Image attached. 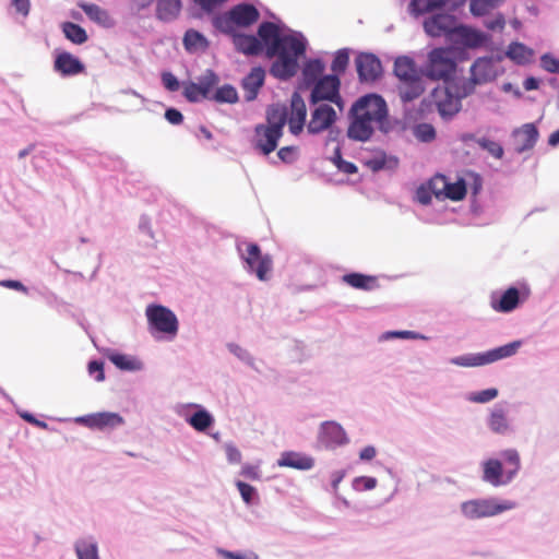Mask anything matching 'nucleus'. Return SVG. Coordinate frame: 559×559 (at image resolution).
<instances>
[{"mask_svg": "<svg viewBox=\"0 0 559 559\" xmlns=\"http://www.w3.org/2000/svg\"><path fill=\"white\" fill-rule=\"evenodd\" d=\"M233 44L238 52L258 56L263 50L269 58H276L270 74L280 81H289L299 71V59L306 55L308 40L302 33L288 28L282 22H262L258 36L237 33Z\"/></svg>", "mask_w": 559, "mask_h": 559, "instance_id": "obj_1", "label": "nucleus"}, {"mask_svg": "<svg viewBox=\"0 0 559 559\" xmlns=\"http://www.w3.org/2000/svg\"><path fill=\"white\" fill-rule=\"evenodd\" d=\"M522 468L521 455L515 448L502 449L497 457L480 462V479L493 488L509 486Z\"/></svg>", "mask_w": 559, "mask_h": 559, "instance_id": "obj_2", "label": "nucleus"}, {"mask_svg": "<svg viewBox=\"0 0 559 559\" xmlns=\"http://www.w3.org/2000/svg\"><path fill=\"white\" fill-rule=\"evenodd\" d=\"M516 507L518 503L514 500L486 496L462 501L459 511L464 520L472 522L499 516Z\"/></svg>", "mask_w": 559, "mask_h": 559, "instance_id": "obj_3", "label": "nucleus"}, {"mask_svg": "<svg viewBox=\"0 0 559 559\" xmlns=\"http://www.w3.org/2000/svg\"><path fill=\"white\" fill-rule=\"evenodd\" d=\"M147 330L156 341L171 342L179 331V321L176 313L159 304H151L145 309Z\"/></svg>", "mask_w": 559, "mask_h": 559, "instance_id": "obj_4", "label": "nucleus"}, {"mask_svg": "<svg viewBox=\"0 0 559 559\" xmlns=\"http://www.w3.org/2000/svg\"><path fill=\"white\" fill-rule=\"evenodd\" d=\"M352 111L368 114L383 134H389L399 124L397 119L390 117L385 99L376 93L366 94L356 99L352 105Z\"/></svg>", "mask_w": 559, "mask_h": 559, "instance_id": "obj_5", "label": "nucleus"}, {"mask_svg": "<svg viewBox=\"0 0 559 559\" xmlns=\"http://www.w3.org/2000/svg\"><path fill=\"white\" fill-rule=\"evenodd\" d=\"M457 63L453 50L450 48H433L426 63L421 67V75L432 81L442 80L447 84L456 72Z\"/></svg>", "mask_w": 559, "mask_h": 559, "instance_id": "obj_6", "label": "nucleus"}, {"mask_svg": "<svg viewBox=\"0 0 559 559\" xmlns=\"http://www.w3.org/2000/svg\"><path fill=\"white\" fill-rule=\"evenodd\" d=\"M531 295L525 282H520L504 290H493L489 297L490 307L499 313H510L523 305Z\"/></svg>", "mask_w": 559, "mask_h": 559, "instance_id": "obj_7", "label": "nucleus"}, {"mask_svg": "<svg viewBox=\"0 0 559 559\" xmlns=\"http://www.w3.org/2000/svg\"><path fill=\"white\" fill-rule=\"evenodd\" d=\"M310 87L309 103L311 105H318L321 102H330L342 108L343 98L340 93L341 79L338 75L325 74Z\"/></svg>", "mask_w": 559, "mask_h": 559, "instance_id": "obj_8", "label": "nucleus"}, {"mask_svg": "<svg viewBox=\"0 0 559 559\" xmlns=\"http://www.w3.org/2000/svg\"><path fill=\"white\" fill-rule=\"evenodd\" d=\"M238 251L247 272L255 274L260 281L266 280V274L272 269V258L269 254H262L257 243H246V249L238 246Z\"/></svg>", "mask_w": 559, "mask_h": 559, "instance_id": "obj_9", "label": "nucleus"}, {"mask_svg": "<svg viewBox=\"0 0 559 559\" xmlns=\"http://www.w3.org/2000/svg\"><path fill=\"white\" fill-rule=\"evenodd\" d=\"M175 412L199 432L207 431L215 423L214 416L197 403L178 404Z\"/></svg>", "mask_w": 559, "mask_h": 559, "instance_id": "obj_10", "label": "nucleus"}, {"mask_svg": "<svg viewBox=\"0 0 559 559\" xmlns=\"http://www.w3.org/2000/svg\"><path fill=\"white\" fill-rule=\"evenodd\" d=\"M73 420L75 424L99 431H111L126 424L124 418L116 412L91 413L78 416Z\"/></svg>", "mask_w": 559, "mask_h": 559, "instance_id": "obj_11", "label": "nucleus"}, {"mask_svg": "<svg viewBox=\"0 0 559 559\" xmlns=\"http://www.w3.org/2000/svg\"><path fill=\"white\" fill-rule=\"evenodd\" d=\"M317 440L326 450H335L349 443L346 430L335 420H325L319 425Z\"/></svg>", "mask_w": 559, "mask_h": 559, "instance_id": "obj_12", "label": "nucleus"}, {"mask_svg": "<svg viewBox=\"0 0 559 559\" xmlns=\"http://www.w3.org/2000/svg\"><path fill=\"white\" fill-rule=\"evenodd\" d=\"M490 40L491 36L489 34L468 25L457 24L451 43L456 47L478 49L487 46Z\"/></svg>", "mask_w": 559, "mask_h": 559, "instance_id": "obj_13", "label": "nucleus"}, {"mask_svg": "<svg viewBox=\"0 0 559 559\" xmlns=\"http://www.w3.org/2000/svg\"><path fill=\"white\" fill-rule=\"evenodd\" d=\"M432 97L438 114L445 121L451 120L462 108V103L448 84H444V87L435 88Z\"/></svg>", "mask_w": 559, "mask_h": 559, "instance_id": "obj_14", "label": "nucleus"}, {"mask_svg": "<svg viewBox=\"0 0 559 559\" xmlns=\"http://www.w3.org/2000/svg\"><path fill=\"white\" fill-rule=\"evenodd\" d=\"M349 117V126L347 129V136L353 141L358 142H367L369 141L373 133L374 121L369 118V115L366 112H353L352 108L348 112Z\"/></svg>", "mask_w": 559, "mask_h": 559, "instance_id": "obj_15", "label": "nucleus"}, {"mask_svg": "<svg viewBox=\"0 0 559 559\" xmlns=\"http://www.w3.org/2000/svg\"><path fill=\"white\" fill-rule=\"evenodd\" d=\"M456 19L448 13H437L424 22L425 32L431 37H447L450 41L456 29Z\"/></svg>", "mask_w": 559, "mask_h": 559, "instance_id": "obj_16", "label": "nucleus"}, {"mask_svg": "<svg viewBox=\"0 0 559 559\" xmlns=\"http://www.w3.org/2000/svg\"><path fill=\"white\" fill-rule=\"evenodd\" d=\"M356 70L358 79L361 83H372L379 80L382 75V64L380 59L370 52H361L356 59Z\"/></svg>", "mask_w": 559, "mask_h": 559, "instance_id": "obj_17", "label": "nucleus"}, {"mask_svg": "<svg viewBox=\"0 0 559 559\" xmlns=\"http://www.w3.org/2000/svg\"><path fill=\"white\" fill-rule=\"evenodd\" d=\"M508 403L495 404L486 417L487 428L495 435L508 436L513 431L512 423L508 416Z\"/></svg>", "mask_w": 559, "mask_h": 559, "instance_id": "obj_18", "label": "nucleus"}, {"mask_svg": "<svg viewBox=\"0 0 559 559\" xmlns=\"http://www.w3.org/2000/svg\"><path fill=\"white\" fill-rule=\"evenodd\" d=\"M337 119L335 109L328 104H318V106L311 111L310 121L307 124V131L309 134H320L326 129H330Z\"/></svg>", "mask_w": 559, "mask_h": 559, "instance_id": "obj_19", "label": "nucleus"}, {"mask_svg": "<svg viewBox=\"0 0 559 559\" xmlns=\"http://www.w3.org/2000/svg\"><path fill=\"white\" fill-rule=\"evenodd\" d=\"M307 107L302 96L298 92H294L290 97L288 108V129L294 135H299L306 124Z\"/></svg>", "mask_w": 559, "mask_h": 559, "instance_id": "obj_20", "label": "nucleus"}, {"mask_svg": "<svg viewBox=\"0 0 559 559\" xmlns=\"http://www.w3.org/2000/svg\"><path fill=\"white\" fill-rule=\"evenodd\" d=\"M515 352H486L483 354H466L451 358L449 362L465 368L479 367L510 357Z\"/></svg>", "mask_w": 559, "mask_h": 559, "instance_id": "obj_21", "label": "nucleus"}, {"mask_svg": "<svg viewBox=\"0 0 559 559\" xmlns=\"http://www.w3.org/2000/svg\"><path fill=\"white\" fill-rule=\"evenodd\" d=\"M282 135V133L264 123H259L254 128V136L252 140L253 147L263 155H269L276 150Z\"/></svg>", "mask_w": 559, "mask_h": 559, "instance_id": "obj_22", "label": "nucleus"}, {"mask_svg": "<svg viewBox=\"0 0 559 559\" xmlns=\"http://www.w3.org/2000/svg\"><path fill=\"white\" fill-rule=\"evenodd\" d=\"M511 136L514 142V151L522 154L534 148L539 139V131L535 123H524L515 128Z\"/></svg>", "mask_w": 559, "mask_h": 559, "instance_id": "obj_23", "label": "nucleus"}, {"mask_svg": "<svg viewBox=\"0 0 559 559\" xmlns=\"http://www.w3.org/2000/svg\"><path fill=\"white\" fill-rule=\"evenodd\" d=\"M502 72L503 70L493 64L491 59L486 56L476 58L469 68V74L480 85L493 82Z\"/></svg>", "mask_w": 559, "mask_h": 559, "instance_id": "obj_24", "label": "nucleus"}, {"mask_svg": "<svg viewBox=\"0 0 559 559\" xmlns=\"http://www.w3.org/2000/svg\"><path fill=\"white\" fill-rule=\"evenodd\" d=\"M53 70L63 78L78 75L85 70L83 62L68 51L57 53Z\"/></svg>", "mask_w": 559, "mask_h": 559, "instance_id": "obj_25", "label": "nucleus"}, {"mask_svg": "<svg viewBox=\"0 0 559 559\" xmlns=\"http://www.w3.org/2000/svg\"><path fill=\"white\" fill-rule=\"evenodd\" d=\"M314 464L313 456L297 451H284L277 460L280 467H290L298 471H310L314 467Z\"/></svg>", "mask_w": 559, "mask_h": 559, "instance_id": "obj_26", "label": "nucleus"}, {"mask_svg": "<svg viewBox=\"0 0 559 559\" xmlns=\"http://www.w3.org/2000/svg\"><path fill=\"white\" fill-rule=\"evenodd\" d=\"M265 70L262 67H254L241 80V87L245 92V99L252 102L258 97L260 88L264 85Z\"/></svg>", "mask_w": 559, "mask_h": 559, "instance_id": "obj_27", "label": "nucleus"}, {"mask_svg": "<svg viewBox=\"0 0 559 559\" xmlns=\"http://www.w3.org/2000/svg\"><path fill=\"white\" fill-rule=\"evenodd\" d=\"M76 559H102L99 544L94 535H83L73 542Z\"/></svg>", "mask_w": 559, "mask_h": 559, "instance_id": "obj_28", "label": "nucleus"}, {"mask_svg": "<svg viewBox=\"0 0 559 559\" xmlns=\"http://www.w3.org/2000/svg\"><path fill=\"white\" fill-rule=\"evenodd\" d=\"M109 360L121 371L138 372L145 369L144 361L138 356L121 353L109 352Z\"/></svg>", "mask_w": 559, "mask_h": 559, "instance_id": "obj_29", "label": "nucleus"}, {"mask_svg": "<svg viewBox=\"0 0 559 559\" xmlns=\"http://www.w3.org/2000/svg\"><path fill=\"white\" fill-rule=\"evenodd\" d=\"M342 282L348 286L364 292H372L379 288L378 277L358 272H350L342 276Z\"/></svg>", "mask_w": 559, "mask_h": 559, "instance_id": "obj_30", "label": "nucleus"}, {"mask_svg": "<svg viewBox=\"0 0 559 559\" xmlns=\"http://www.w3.org/2000/svg\"><path fill=\"white\" fill-rule=\"evenodd\" d=\"M230 12L239 27H248L254 24L260 17L258 9L250 3H239L233 7Z\"/></svg>", "mask_w": 559, "mask_h": 559, "instance_id": "obj_31", "label": "nucleus"}, {"mask_svg": "<svg viewBox=\"0 0 559 559\" xmlns=\"http://www.w3.org/2000/svg\"><path fill=\"white\" fill-rule=\"evenodd\" d=\"M325 64L320 58L308 59L301 69L302 85L309 88L324 75Z\"/></svg>", "mask_w": 559, "mask_h": 559, "instance_id": "obj_32", "label": "nucleus"}, {"mask_svg": "<svg viewBox=\"0 0 559 559\" xmlns=\"http://www.w3.org/2000/svg\"><path fill=\"white\" fill-rule=\"evenodd\" d=\"M265 118V126L283 134L288 120V107L284 104H272L266 108Z\"/></svg>", "mask_w": 559, "mask_h": 559, "instance_id": "obj_33", "label": "nucleus"}, {"mask_svg": "<svg viewBox=\"0 0 559 559\" xmlns=\"http://www.w3.org/2000/svg\"><path fill=\"white\" fill-rule=\"evenodd\" d=\"M155 17L163 23H170L177 20L181 12V0H155Z\"/></svg>", "mask_w": 559, "mask_h": 559, "instance_id": "obj_34", "label": "nucleus"}, {"mask_svg": "<svg viewBox=\"0 0 559 559\" xmlns=\"http://www.w3.org/2000/svg\"><path fill=\"white\" fill-rule=\"evenodd\" d=\"M394 74L400 80V83L421 78L417 71L415 61L406 56L399 57L394 61Z\"/></svg>", "mask_w": 559, "mask_h": 559, "instance_id": "obj_35", "label": "nucleus"}, {"mask_svg": "<svg viewBox=\"0 0 559 559\" xmlns=\"http://www.w3.org/2000/svg\"><path fill=\"white\" fill-rule=\"evenodd\" d=\"M447 84L457 96L461 103L463 98H466L475 92L477 85H480L471 74L468 79L455 78L454 75Z\"/></svg>", "mask_w": 559, "mask_h": 559, "instance_id": "obj_36", "label": "nucleus"}, {"mask_svg": "<svg viewBox=\"0 0 559 559\" xmlns=\"http://www.w3.org/2000/svg\"><path fill=\"white\" fill-rule=\"evenodd\" d=\"M182 44L189 53L205 51L209 47L207 38L202 33L193 28L186 31L182 38Z\"/></svg>", "mask_w": 559, "mask_h": 559, "instance_id": "obj_37", "label": "nucleus"}, {"mask_svg": "<svg viewBox=\"0 0 559 559\" xmlns=\"http://www.w3.org/2000/svg\"><path fill=\"white\" fill-rule=\"evenodd\" d=\"M425 91L421 78L413 81L401 82L397 86V93L403 103H409L417 99Z\"/></svg>", "mask_w": 559, "mask_h": 559, "instance_id": "obj_38", "label": "nucleus"}, {"mask_svg": "<svg viewBox=\"0 0 559 559\" xmlns=\"http://www.w3.org/2000/svg\"><path fill=\"white\" fill-rule=\"evenodd\" d=\"M533 50L520 41H512L507 49V57L519 66L530 62Z\"/></svg>", "mask_w": 559, "mask_h": 559, "instance_id": "obj_39", "label": "nucleus"}, {"mask_svg": "<svg viewBox=\"0 0 559 559\" xmlns=\"http://www.w3.org/2000/svg\"><path fill=\"white\" fill-rule=\"evenodd\" d=\"M219 82V76L212 69H206L202 75L198 78L197 87L201 91L202 98L210 99L212 90Z\"/></svg>", "mask_w": 559, "mask_h": 559, "instance_id": "obj_40", "label": "nucleus"}, {"mask_svg": "<svg viewBox=\"0 0 559 559\" xmlns=\"http://www.w3.org/2000/svg\"><path fill=\"white\" fill-rule=\"evenodd\" d=\"M447 2L448 0H411L408 9L417 17L436 9L443 8Z\"/></svg>", "mask_w": 559, "mask_h": 559, "instance_id": "obj_41", "label": "nucleus"}, {"mask_svg": "<svg viewBox=\"0 0 559 559\" xmlns=\"http://www.w3.org/2000/svg\"><path fill=\"white\" fill-rule=\"evenodd\" d=\"M62 32L67 39L73 44L81 45L87 40L86 31L79 24L73 22H64L62 24Z\"/></svg>", "mask_w": 559, "mask_h": 559, "instance_id": "obj_42", "label": "nucleus"}, {"mask_svg": "<svg viewBox=\"0 0 559 559\" xmlns=\"http://www.w3.org/2000/svg\"><path fill=\"white\" fill-rule=\"evenodd\" d=\"M210 99L219 104H235L239 97L237 90L233 85L224 84L212 94Z\"/></svg>", "mask_w": 559, "mask_h": 559, "instance_id": "obj_43", "label": "nucleus"}, {"mask_svg": "<svg viewBox=\"0 0 559 559\" xmlns=\"http://www.w3.org/2000/svg\"><path fill=\"white\" fill-rule=\"evenodd\" d=\"M399 159L393 156H386L384 153L373 156L367 162V166L372 171H380L382 169H392L397 166Z\"/></svg>", "mask_w": 559, "mask_h": 559, "instance_id": "obj_44", "label": "nucleus"}, {"mask_svg": "<svg viewBox=\"0 0 559 559\" xmlns=\"http://www.w3.org/2000/svg\"><path fill=\"white\" fill-rule=\"evenodd\" d=\"M213 25L222 33L230 35L231 39L234 38V34H237L235 27L237 26L235 19H233L230 10L226 13L216 16L213 20Z\"/></svg>", "mask_w": 559, "mask_h": 559, "instance_id": "obj_45", "label": "nucleus"}, {"mask_svg": "<svg viewBox=\"0 0 559 559\" xmlns=\"http://www.w3.org/2000/svg\"><path fill=\"white\" fill-rule=\"evenodd\" d=\"M503 0H471L469 11L474 16H484L490 10L498 8Z\"/></svg>", "mask_w": 559, "mask_h": 559, "instance_id": "obj_46", "label": "nucleus"}, {"mask_svg": "<svg viewBox=\"0 0 559 559\" xmlns=\"http://www.w3.org/2000/svg\"><path fill=\"white\" fill-rule=\"evenodd\" d=\"M499 395L496 388H488L481 391L469 392L465 395V400L471 403L486 404L495 400Z\"/></svg>", "mask_w": 559, "mask_h": 559, "instance_id": "obj_47", "label": "nucleus"}, {"mask_svg": "<svg viewBox=\"0 0 559 559\" xmlns=\"http://www.w3.org/2000/svg\"><path fill=\"white\" fill-rule=\"evenodd\" d=\"M443 191L448 199L452 201H460L466 195V183L463 179H459L453 183L444 182Z\"/></svg>", "mask_w": 559, "mask_h": 559, "instance_id": "obj_48", "label": "nucleus"}, {"mask_svg": "<svg viewBox=\"0 0 559 559\" xmlns=\"http://www.w3.org/2000/svg\"><path fill=\"white\" fill-rule=\"evenodd\" d=\"M349 51L348 48H342L335 52L331 63L332 74L340 75L346 71L349 63Z\"/></svg>", "mask_w": 559, "mask_h": 559, "instance_id": "obj_49", "label": "nucleus"}, {"mask_svg": "<svg viewBox=\"0 0 559 559\" xmlns=\"http://www.w3.org/2000/svg\"><path fill=\"white\" fill-rule=\"evenodd\" d=\"M80 8L88 16L90 20L97 22L99 24H105L106 21L109 19L107 11L102 9L97 4L82 3L80 4Z\"/></svg>", "mask_w": 559, "mask_h": 559, "instance_id": "obj_50", "label": "nucleus"}, {"mask_svg": "<svg viewBox=\"0 0 559 559\" xmlns=\"http://www.w3.org/2000/svg\"><path fill=\"white\" fill-rule=\"evenodd\" d=\"M475 143L483 150L487 151L495 158H502L503 147L496 141H492L486 136L475 139Z\"/></svg>", "mask_w": 559, "mask_h": 559, "instance_id": "obj_51", "label": "nucleus"}, {"mask_svg": "<svg viewBox=\"0 0 559 559\" xmlns=\"http://www.w3.org/2000/svg\"><path fill=\"white\" fill-rule=\"evenodd\" d=\"M414 136L423 142L429 143L436 139V130L430 123H418L413 129Z\"/></svg>", "mask_w": 559, "mask_h": 559, "instance_id": "obj_52", "label": "nucleus"}, {"mask_svg": "<svg viewBox=\"0 0 559 559\" xmlns=\"http://www.w3.org/2000/svg\"><path fill=\"white\" fill-rule=\"evenodd\" d=\"M236 487L238 488L242 500L247 504H254L259 501L258 491L253 486H251L245 481L237 480Z\"/></svg>", "mask_w": 559, "mask_h": 559, "instance_id": "obj_53", "label": "nucleus"}, {"mask_svg": "<svg viewBox=\"0 0 559 559\" xmlns=\"http://www.w3.org/2000/svg\"><path fill=\"white\" fill-rule=\"evenodd\" d=\"M216 554L222 559H260L253 550L231 551L224 548H217Z\"/></svg>", "mask_w": 559, "mask_h": 559, "instance_id": "obj_54", "label": "nucleus"}, {"mask_svg": "<svg viewBox=\"0 0 559 559\" xmlns=\"http://www.w3.org/2000/svg\"><path fill=\"white\" fill-rule=\"evenodd\" d=\"M394 338H403V340H411V338H424L423 335L419 333L413 332V331H386L379 335L378 340L379 342L394 340Z\"/></svg>", "mask_w": 559, "mask_h": 559, "instance_id": "obj_55", "label": "nucleus"}, {"mask_svg": "<svg viewBox=\"0 0 559 559\" xmlns=\"http://www.w3.org/2000/svg\"><path fill=\"white\" fill-rule=\"evenodd\" d=\"M376 486L377 479L370 476H359L353 480V488L357 491L372 490Z\"/></svg>", "mask_w": 559, "mask_h": 559, "instance_id": "obj_56", "label": "nucleus"}, {"mask_svg": "<svg viewBox=\"0 0 559 559\" xmlns=\"http://www.w3.org/2000/svg\"><path fill=\"white\" fill-rule=\"evenodd\" d=\"M540 67L549 73H559V58L547 52L540 57Z\"/></svg>", "mask_w": 559, "mask_h": 559, "instance_id": "obj_57", "label": "nucleus"}, {"mask_svg": "<svg viewBox=\"0 0 559 559\" xmlns=\"http://www.w3.org/2000/svg\"><path fill=\"white\" fill-rule=\"evenodd\" d=\"M155 0H129V9L132 15L142 17L143 12L154 3Z\"/></svg>", "mask_w": 559, "mask_h": 559, "instance_id": "obj_58", "label": "nucleus"}, {"mask_svg": "<svg viewBox=\"0 0 559 559\" xmlns=\"http://www.w3.org/2000/svg\"><path fill=\"white\" fill-rule=\"evenodd\" d=\"M183 96L190 103H198L202 98L201 91L197 87L194 82L183 84Z\"/></svg>", "mask_w": 559, "mask_h": 559, "instance_id": "obj_59", "label": "nucleus"}, {"mask_svg": "<svg viewBox=\"0 0 559 559\" xmlns=\"http://www.w3.org/2000/svg\"><path fill=\"white\" fill-rule=\"evenodd\" d=\"M88 374L96 381L105 380L104 362L102 360H92L87 366Z\"/></svg>", "mask_w": 559, "mask_h": 559, "instance_id": "obj_60", "label": "nucleus"}, {"mask_svg": "<svg viewBox=\"0 0 559 559\" xmlns=\"http://www.w3.org/2000/svg\"><path fill=\"white\" fill-rule=\"evenodd\" d=\"M484 26L489 31L502 32L506 26V19L502 13H497L492 19L484 21Z\"/></svg>", "mask_w": 559, "mask_h": 559, "instance_id": "obj_61", "label": "nucleus"}, {"mask_svg": "<svg viewBox=\"0 0 559 559\" xmlns=\"http://www.w3.org/2000/svg\"><path fill=\"white\" fill-rule=\"evenodd\" d=\"M239 360L243 361L246 365L254 369L257 372L262 373V364L257 362L251 356L250 352H234Z\"/></svg>", "mask_w": 559, "mask_h": 559, "instance_id": "obj_62", "label": "nucleus"}, {"mask_svg": "<svg viewBox=\"0 0 559 559\" xmlns=\"http://www.w3.org/2000/svg\"><path fill=\"white\" fill-rule=\"evenodd\" d=\"M162 83L169 92H176L180 87L179 80L171 72H164L162 74Z\"/></svg>", "mask_w": 559, "mask_h": 559, "instance_id": "obj_63", "label": "nucleus"}, {"mask_svg": "<svg viewBox=\"0 0 559 559\" xmlns=\"http://www.w3.org/2000/svg\"><path fill=\"white\" fill-rule=\"evenodd\" d=\"M240 475L251 480H260L261 472L259 465L245 464L241 467Z\"/></svg>", "mask_w": 559, "mask_h": 559, "instance_id": "obj_64", "label": "nucleus"}]
</instances>
